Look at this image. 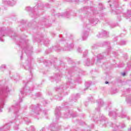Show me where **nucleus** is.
<instances>
[{"mask_svg":"<svg viewBox=\"0 0 131 131\" xmlns=\"http://www.w3.org/2000/svg\"><path fill=\"white\" fill-rule=\"evenodd\" d=\"M20 108V104L17 103L15 105H13L9 108V112L14 111V115L15 116V119L13 122L15 123V125L13 126V129L14 130H18L19 129V124L22 123L23 121L26 123V124H29L31 123L30 120L28 119L27 116H26L24 114L19 115V109Z\"/></svg>","mask_w":131,"mask_h":131,"instance_id":"obj_1","label":"nucleus"},{"mask_svg":"<svg viewBox=\"0 0 131 131\" xmlns=\"http://www.w3.org/2000/svg\"><path fill=\"white\" fill-rule=\"evenodd\" d=\"M110 52H111V48L108 46L107 50L105 52L103 53L102 54H98L97 55L96 61L95 60V58H93L91 61L89 59H88L86 62V66H91V65H93L94 63H96V64L100 63L101 60H102V59H103L104 57H106V56L110 54Z\"/></svg>","mask_w":131,"mask_h":131,"instance_id":"obj_2","label":"nucleus"},{"mask_svg":"<svg viewBox=\"0 0 131 131\" xmlns=\"http://www.w3.org/2000/svg\"><path fill=\"white\" fill-rule=\"evenodd\" d=\"M11 90H9L8 86H5L1 90H0V95L1 96V102L0 103V112H2V108H4V105L8 97V93H10Z\"/></svg>","mask_w":131,"mask_h":131,"instance_id":"obj_3","label":"nucleus"},{"mask_svg":"<svg viewBox=\"0 0 131 131\" xmlns=\"http://www.w3.org/2000/svg\"><path fill=\"white\" fill-rule=\"evenodd\" d=\"M31 91H33V86L30 87V84L28 85V82L26 83V85L20 90V94H19V102L21 103L24 98L25 94L27 93H31Z\"/></svg>","mask_w":131,"mask_h":131,"instance_id":"obj_4","label":"nucleus"},{"mask_svg":"<svg viewBox=\"0 0 131 131\" xmlns=\"http://www.w3.org/2000/svg\"><path fill=\"white\" fill-rule=\"evenodd\" d=\"M75 83H76L75 81L70 78H68L67 84L64 86H61L59 88H56V91H57V92H61L62 91V90H66V88H69V86L70 89H72V88H74L75 86Z\"/></svg>","mask_w":131,"mask_h":131,"instance_id":"obj_5","label":"nucleus"},{"mask_svg":"<svg viewBox=\"0 0 131 131\" xmlns=\"http://www.w3.org/2000/svg\"><path fill=\"white\" fill-rule=\"evenodd\" d=\"M108 116H110L111 117H116L118 116L119 117H120L121 118H126V119H128V120H129V117L128 116H127L126 114L125 113H122L121 114L116 113V112L114 111H110L108 113Z\"/></svg>","mask_w":131,"mask_h":131,"instance_id":"obj_6","label":"nucleus"},{"mask_svg":"<svg viewBox=\"0 0 131 131\" xmlns=\"http://www.w3.org/2000/svg\"><path fill=\"white\" fill-rule=\"evenodd\" d=\"M30 108L31 109V115L33 116H38V115H39V113H40V108H39V104H37L36 105H32Z\"/></svg>","mask_w":131,"mask_h":131,"instance_id":"obj_7","label":"nucleus"},{"mask_svg":"<svg viewBox=\"0 0 131 131\" xmlns=\"http://www.w3.org/2000/svg\"><path fill=\"white\" fill-rule=\"evenodd\" d=\"M93 120L96 122H97V123H100L103 126H107V119L103 115H101L99 118H93Z\"/></svg>","mask_w":131,"mask_h":131,"instance_id":"obj_8","label":"nucleus"},{"mask_svg":"<svg viewBox=\"0 0 131 131\" xmlns=\"http://www.w3.org/2000/svg\"><path fill=\"white\" fill-rule=\"evenodd\" d=\"M43 8V4L42 3H38L37 4L34 8H31V7L29 6H27L26 7V11H28V12H30L33 10L34 12H36V10H42Z\"/></svg>","mask_w":131,"mask_h":131,"instance_id":"obj_9","label":"nucleus"},{"mask_svg":"<svg viewBox=\"0 0 131 131\" xmlns=\"http://www.w3.org/2000/svg\"><path fill=\"white\" fill-rule=\"evenodd\" d=\"M98 22H99L98 18H91L89 19H86L84 23V26L90 25V24H91V25H96Z\"/></svg>","mask_w":131,"mask_h":131,"instance_id":"obj_10","label":"nucleus"},{"mask_svg":"<svg viewBox=\"0 0 131 131\" xmlns=\"http://www.w3.org/2000/svg\"><path fill=\"white\" fill-rule=\"evenodd\" d=\"M26 47H25L23 49L22 52L23 51H25V53L27 56H29V55H31V53H32V46H29V45L27 43H26Z\"/></svg>","mask_w":131,"mask_h":131,"instance_id":"obj_11","label":"nucleus"},{"mask_svg":"<svg viewBox=\"0 0 131 131\" xmlns=\"http://www.w3.org/2000/svg\"><path fill=\"white\" fill-rule=\"evenodd\" d=\"M3 3L5 5L13 7L17 4V1L16 0H3Z\"/></svg>","mask_w":131,"mask_h":131,"instance_id":"obj_12","label":"nucleus"},{"mask_svg":"<svg viewBox=\"0 0 131 131\" xmlns=\"http://www.w3.org/2000/svg\"><path fill=\"white\" fill-rule=\"evenodd\" d=\"M61 111V107L58 106L57 107L55 110V116L56 117V121H58L59 120L60 117H61V113L60 111Z\"/></svg>","mask_w":131,"mask_h":131,"instance_id":"obj_13","label":"nucleus"},{"mask_svg":"<svg viewBox=\"0 0 131 131\" xmlns=\"http://www.w3.org/2000/svg\"><path fill=\"white\" fill-rule=\"evenodd\" d=\"M114 3L113 5L110 4V7H114L115 9H114L115 12H116L117 14H118V11H119V7H118V1L117 0H113Z\"/></svg>","mask_w":131,"mask_h":131,"instance_id":"obj_14","label":"nucleus"},{"mask_svg":"<svg viewBox=\"0 0 131 131\" xmlns=\"http://www.w3.org/2000/svg\"><path fill=\"white\" fill-rule=\"evenodd\" d=\"M64 43L65 45L63 51H70L71 49H73L74 47V45L73 43H70L69 45H68V43L66 42H64Z\"/></svg>","mask_w":131,"mask_h":131,"instance_id":"obj_15","label":"nucleus"},{"mask_svg":"<svg viewBox=\"0 0 131 131\" xmlns=\"http://www.w3.org/2000/svg\"><path fill=\"white\" fill-rule=\"evenodd\" d=\"M11 127V123H8L4 126L0 127V131H7L10 129Z\"/></svg>","mask_w":131,"mask_h":131,"instance_id":"obj_16","label":"nucleus"},{"mask_svg":"<svg viewBox=\"0 0 131 131\" xmlns=\"http://www.w3.org/2000/svg\"><path fill=\"white\" fill-rule=\"evenodd\" d=\"M97 102L98 104V108H96L97 111H100V108H101V107H106V104L104 103V101H103L102 99H99Z\"/></svg>","mask_w":131,"mask_h":131,"instance_id":"obj_17","label":"nucleus"},{"mask_svg":"<svg viewBox=\"0 0 131 131\" xmlns=\"http://www.w3.org/2000/svg\"><path fill=\"white\" fill-rule=\"evenodd\" d=\"M6 31L5 28H0V40L1 41H4V40L3 39V36H5L6 34Z\"/></svg>","mask_w":131,"mask_h":131,"instance_id":"obj_18","label":"nucleus"},{"mask_svg":"<svg viewBox=\"0 0 131 131\" xmlns=\"http://www.w3.org/2000/svg\"><path fill=\"white\" fill-rule=\"evenodd\" d=\"M50 129L51 131H58V127L57 126V123H54V124H50Z\"/></svg>","mask_w":131,"mask_h":131,"instance_id":"obj_19","label":"nucleus"},{"mask_svg":"<svg viewBox=\"0 0 131 131\" xmlns=\"http://www.w3.org/2000/svg\"><path fill=\"white\" fill-rule=\"evenodd\" d=\"M109 35V32L103 31L97 35L98 37H103V36H108Z\"/></svg>","mask_w":131,"mask_h":131,"instance_id":"obj_20","label":"nucleus"},{"mask_svg":"<svg viewBox=\"0 0 131 131\" xmlns=\"http://www.w3.org/2000/svg\"><path fill=\"white\" fill-rule=\"evenodd\" d=\"M25 69L26 70H29V71H30V74H32L31 73V70L32 69V68H31V62L29 61L28 64H25V67H24Z\"/></svg>","mask_w":131,"mask_h":131,"instance_id":"obj_21","label":"nucleus"},{"mask_svg":"<svg viewBox=\"0 0 131 131\" xmlns=\"http://www.w3.org/2000/svg\"><path fill=\"white\" fill-rule=\"evenodd\" d=\"M89 36V32L86 31L82 33V38L83 40H85L86 38H88V36Z\"/></svg>","mask_w":131,"mask_h":131,"instance_id":"obj_22","label":"nucleus"},{"mask_svg":"<svg viewBox=\"0 0 131 131\" xmlns=\"http://www.w3.org/2000/svg\"><path fill=\"white\" fill-rule=\"evenodd\" d=\"M69 12H66V13H63L62 14L59 13L58 14V17H66L67 18H69Z\"/></svg>","mask_w":131,"mask_h":131,"instance_id":"obj_23","label":"nucleus"},{"mask_svg":"<svg viewBox=\"0 0 131 131\" xmlns=\"http://www.w3.org/2000/svg\"><path fill=\"white\" fill-rule=\"evenodd\" d=\"M126 101L127 104H129L130 106H131V95L126 96Z\"/></svg>","mask_w":131,"mask_h":131,"instance_id":"obj_24","label":"nucleus"},{"mask_svg":"<svg viewBox=\"0 0 131 131\" xmlns=\"http://www.w3.org/2000/svg\"><path fill=\"white\" fill-rule=\"evenodd\" d=\"M72 114H70V113H69L68 114H65L64 116H62V117H64V118H69V117H71L72 116Z\"/></svg>","mask_w":131,"mask_h":131,"instance_id":"obj_25","label":"nucleus"},{"mask_svg":"<svg viewBox=\"0 0 131 131\" xmlns=\"http://www.w3.org/2000/svg\"><path fill=\"white\" fill-rule=\"evenodd\" d=\"M43 115L45 116V118H48V112H47V111H43Z\"/></svg>","mask_w":131,"mask_h":131,"instance_id":"obj_26","label":"nucleus"},{"mask_svg":"<svg viewBox=\"0 0 131 131\" xmlns=\"http://www.w3.org/2000/svg\"><path fill=\"white\" fill-rule=\"evenodd\" d=\"M125 43H126V42L124 40H122L120 42V45L121 46H124V45H125Z\"/></svg>","mask_w":131,"mask_h":131,"instance_id":"obj_27","label":"nucleus"},{"mask_svg":"<svg viewBox=\"0 0 131 131\" xmlns=\"http://www.w3.org/2000/svg\"><path fill=\"white\" fill-rule=\"evenodd\" d=\"M86 89L84 90V91H85V90H87V89L90 88V84H89L88 82H86L85 84Z\"/></svg>","mask_w":131,"mask_h":131,"instance_id":"obj_28","label":"nucleus"},{"mask_svg":"<svg viewBox=\"0 0 131 131\" xmlns=\"http://www.w3.org/2000/svg\"><path fill=\"white\" fill-rule=\"evenodd\" d=\"M61 78V75H60V74H57L56 75V79H58L59 80H60Z\"/></svg>","mask_w":131,"mask_h":131,"instance_id":"obj_29","label":"nucleus"},{"mask_svg":"<svg viewBox=\"0 0 131 131\" xmlns=\"http://www.w3.org/2000/svg\"><path fill=\"white\" fill-rule=\"evenodd\" d=\"M86 55H88V50H86L83 52V57H86Z\"/></svg>","mask_w":131,"mask_h":131,"instance_id":"obj_30","label":"nucleus"},{"mask_svg":"<svg viewBox=\"0 0 131 131\" xmlns=\"http://www.w3.org/2000/svg\"><path fill=\"white\" fill-rule=\"evenodd\" d=\"M6 66L5 64H2L0 67V68H1V69H6Z\"/></svg>","mask_w":131,"mask_h":131,"instance_id":"obj_31","label":"nucleus"},{"mask_svg":"<svg viewBox=\"0 0 131 131\" xmlns=\"http://www.w3.org/2000/svg\"><path fill=\"white\" fill-rule=\"evenodd\" d=\"M97 45H93V46H92V49L93 50H95V49H97Z\"/></svg>","mask_w":131,"mask_h":131,"instance_id":"obj_32","label":"nucleus"},{"mask_svg":"<svg viewBox=\"0 0 131 131\" xmlns=\"http://www.w3.org/2000/svg\"><path fill=\"white\" fill-rule=\"evenodd\" d=\"M79 0H68L67 2H70V3L72 2H76V3H78Z\"/></svg>","mask_w":131,"mask_h":131,"instance_id":"obj_33","label":"nucleus"},{"mask_svg":"<svg viewBox=\"0 0 131 131\" xmlns=\"http://www.w3.org/2000/svg\"><path fill=\"white\" fill-rule=\"evenodd\" d=\"M40 96H41L40 93H37L35 95V97H40Z\"/></svg>","mask_w":131,"mask_h":131,"instance_id":"obj_34","label":"nucleus"},{"mask_svg":"<svg viewBox=\"0 0 131 131\" xmlns=\"http://www.w3.org/2000/svg\"><path fill=\"white\" fill-rule=\"evenodd\" d=\"M30 15L33 18H36V16H37V14H36L35 15L32 13L30 14Z\"/></svg>","mask_w":131,"mask_h":131,"instance_id":"obj_35","label":"nucleus"},{"mask_svg":"<svg viewBox=\"0 0 131 131\" xmlns=\"http://www.w3.org/2000/svg\"><path fill=\"white\" fill-rule=\"evenodd\" d=\"M20 79V78L19 77V76H17V77L14 78L15 80H19Z\"/></svg>","mask_w":131,"mask_h":131,"instance_id":"obj_36","label":"nucleus"},{"mask_svg":"<svg viewBox=\"0 0 131 131\" xmlns=\"http://www.w3.org/2000/svg\"><path fill=\"white\" fill-rule=\"evenodd\" d=\"M40 131H46V128H45V127L42 128L40 130Z\"/></svg>","mask_w":131,"mask_h":131,"instance_id":"obj_37","label":"nucleus"},{"mask_svg":"<svg viewBox=\"0 0 131 131\" xmlns=\"http://www.w3.org/2000/svg\"><path fill=\"white\" fill-rule=\"evenodd\" d=\"M45 45H48V43H49V41H48V40H47L46 41H45L44 42Z\"/></svg>","mask_w":131,"mask_h":131,"instance_id":"obj_38","label":"nucleus"},{"mask_svg":"<svg viewBox=\"0 0 131 131\" xmlns=\"http://www.w3.org/2000/svg\"><path fill=\"white\" fill-rule=\"evenodd\" d=\"M11 33H14V32L11 31V32H10V34H9V36H11V37H13V35H11Z\"/></svg>","mask_w":131,"mask_h":131,"instance_id":"obj_39","label":"nucleus"},{"mask_svg":"<svg viewBox=\"0 0 131 131\" xmlns=\"http://www.w3.org/2000/svg\"><path fill=\"white\" fill-rule=\"evenodd\" d=\"M78 51L79 52V53H81V49L78 48Z\"/></svg>","mask_w":131,"mask_h":131,"instance_id":"obj_40","label":"nucleus"},{"mask_svg":"<svg viewBox=\"0 0 131 131\" xmlns=\"http://www.w3.org/2000/svg\"><path fill=\"white\" fill-rule=\"evenodd\" d=\"M80 96V95H79V94H77L76 95V98H79V96Z\"/></svg>","mask_w":131,"mask_h":131,"instance_id":"obj_41","label":"nucleus"},{"mask_svg":"<svg viewBox=\"0 0 131 131\" xmlns=\"http://www.w3.org/2000/svg\"><path fill=\"white\" fill-rule=\"evenodd\" d=\"M121 74H122V75L123 76H125V75H126V74L125 73V72H124V73H122Z\"/></svg>","mask_w":131,"mask_h":131,"instance_id":"obj_42","label":"nucleus"},{"mask_svg":"<svg viewBox=\"0 0 131 131\" xmlns=\"http://www.w3.org/2000/svg\"><path fill=\"white\" fill-rule=\"evenodd\" d=\"M104 45H107V46H109V45H110V43H108V42H105Z\"/></svg>","mask_w":131,"mask_h":131,"instance_id":"obj_43","label":"nucleus"},{"mask_svg":"<svg viewBox=\"0 0 131 131\" xmlns=\"http://www.w3.org/2000/svg\"><path fill=\"white\" fill-rule=\"evenodd\" d=\"M130 91H131L130 88L128 89L127 90V92L128 93H129V92H130Z\"/></svg>","mask_w":131,"mask_h":131,"instance_id":"obj_44","label":"nucleus"},{"mask_svg":"<svg viewBox=\"0 0 131 131\" xmlns=\"http://www.w3.org/2000/svg\"><path fill=\"white\" fill-rule=\"evenodd\" d=\"M86 9H88V7H84L83 11H85V10H86Z\"/></svg>","mask_w":131,"mask_h":131,"instance_id":"obj_45","label":"nucleus"},{"mask_svg":"<svg viewBox=\"0 0 131 131\" xmlns=\"http://www.w3.org/2000/svg\"><path fill=\"white\" fill-rule=\"evenodd\" d=\"M105 84H108V83H109V82L106 81H105Z\"/></svg>","mask_w":131,"mask_h":131,"instance_id":"obj_46","label":"nucleus"},{"mask_svg":"<svg viewBox=\"0 0 131 131\" xmlns=\"http://www.w3.org/2000/svg\"><path fill=\"white\" fill-rule=\"evenodd\" d=\"M56 51H59V50H60V48H56L55 49Z\"/></svg>","mask_w":131,"mask_h":131,"instance_id":"obj_47","label":"nucleus"},{"mask_svg":"<svg viewBox=\"0 0 131 131\" xmlns=\"http://www.w3.org/2000/svg\"><path fill=\"white\" fill-rule=\"evenodd\" d=\"M128 131H131V127H130L129 128H128Z\"/></svg>","mask_w":131,"mask_h":131,"instance_id":"obj_48","label":"nucleus"},{"mask_svg":"<svg viewBox=\"0 0 131 131\" xmlns=\"http://www.w3.org/2000/svg\"><path fill=\"white\" fill-rule=\"evenodd\" d=\"M93 14H96V11H92Z\"/></svg>","mask_w":131,"mask_h":131,"instance_id":"obj_49","label":"nucleus"},{"mask_svg":"<svg viewBox=\"0 0 131 131\" xmlns=\"http://www.w3.org/2000/svg\"><path fill=\"white\" fill-rule=\"evenodd\" d=\"M99 6H101V7H103V4H99Z\"/></svg>","mask_w":131,"mask_h":131,"instance_id":"obj_50","label":"nucleus"},{"mask_svg":"<svg viewBox=\"0 0 131 131\" xmlns=\"http://www.w3.org/2000/svg\"><path fill=\"white\" fill-rule=\"evenodd\" d=\"M69 76H70V73L68 74V77H69Z\"/></svg>","mask_w":131,"mask_h":131,"instance_id":"obj_51","label":"nucleus"},{"mask_svg":"<svg viewBox=\"0 0 131 131\" xmlns=\"http://www.w3.org/2000/svg\"><path fill=\"white\" fill-rule=\"evenodd\" d=\"M123 35H124L123 34H121V36H123Z\"/></svg>","mask_w":131,"mask_h":131,"instance_id":"obj_52","label":"nucleus"},{"mask_svg":"<svg viewBox=\"0 0 131 131\" xmlns=\"http://www.w3.org/2000/svg\"><path fill=\"white\" fill-rule=\"evenodd\" d=\"M62 41H64V38H63L62 39H61Z\"/></svg>","mask_w":131,"mask_h":131,"instance_id":"obj_53","label":"nucleus"},{"mask_svg":"<svg viewBox=\"0 0 131 131\" xmlns=\"http://www.w3.org/2000/svg\"><path fill=\"white\" fill-rule=\"evenodd\" d=\"M22 57H23V56H20V59H21V60H22Z\"/></svg>","mask_w":131,"mask_h":131,"instance_id":"obj_54","label":"nucleus"},{"mask_svg":"<svg viewBox=\"0 0 131 131\" xmlns=\"http://www.w3.org/2000/svg\"><path fill=\"white\" fill-rule=\"evenodd\" d=\"M44 103H45L46 104H47V101H44Z\"/></svg>","mask_w":131,"mask_h":131,"instance_id":"obj_55","label":"nucleus"},{"mask_svg":"<svg viewBox=\"0 0 131 131\" xmlns=\"http://www.w3.org/2000/svg\"><path fill=\"white\" fill-rule=\"evenodd\" d=\"M111 2H112V1H108V3H110Z\"/></svg>","mask_w":131,"mask_h":131,"instance_id":"obj_56","label":"nucleus"},{"mask_svg":"<svg viewBox=\"0 0 131 131\" xmlns=\"http://www.w3.org/2000/svg\"><path fill=\"white\" fill-rule=\"evenodd\" d=\"M101 10H103V8H102V7H101Z\"/></svg>","mask_w":131,"mask_h":131,"instance_id":"obj_57","label":"nucleus"},{"mask_svg":"<svg viewBox=\"0 0 131 131\" xmlns=\"http://www.w3.org/2000/svg\"><path fill=\"white\" fill-rule=\"evenodd\" d=\"M57 48V47H54V49H55V48Z\"/></svg>","mask_w":131,"mask_h":131,"instance_id":"obj_58","label":"nucleus"},{"mask_svg":"<svg viewBox=\"0 0 131 131\" xmlns=\"http://www.w3.org/2000/svg\"><path fill=\"white\" fill-rule=\"evenodd\" d=\"M88 30L90 29V28H88Z\"/></svg>","mask_w":131,"mask_h":131,"instance_id":"obj_59","label":"nucleus"},{"mask_svg":"<svg viewBox=\"0 0 131 131\" xmlns=\"http://www.w3.org/2000/svg\"><path fill=\"white\" fill-rule=\"evenodd\" d=\"M13 36H16V35H13Z\"/></svg>","mask_w":131,"mask_h":131,"instance_id":"obj_60","label":"nucleus"},{"mask_svg":"<svg viewBox=\"0 0 131 131\" xmlns=\"http://www.w3.org/2000/svg\"><path fill=\"white\" fill-rule=\"evenodd\" d=\"M106 109L108 110V107H107Z\"/></svg>","mask_w":131,"mask_h":131,"instance_id":"obj_61","label":"nucleus"},{"mask_svg":"<svg viewBox=\"0 0 131 131\" xmlns=\"http://www.w3.org/2000/svg\"><path fill=\"white\" fill-rule=\"evenodd\" d=\"M125 2H126V0H124Z\"/></svg>","mask_w":131,"mask_h":131,"instance_id":"obj_62","label":"nucleus"},{"mask_svg":"<svg viewBox=\"0 0 131 131\" xmlns=\"http://www.w3.org/2000/svg\"><path fill=\"white\" fill-rule=\"evenodd\" d=\"M87 11H89V9H88Z\"/></svg>","mask_w":131,"mask_h":131,"instance_id":"obj_63","label":"nucleus"},{"mask_svg":"<svg viewBox=\"0 0 131 131\" xmlns=\"http://www.w3.org/2000/svg\"><path fill=\"white\" fill-rule=\"evenodd\" d=\"M50 1H52L53 2V0H50Z\"/></svg>","mask_w":131,"mask_h":131,"instance_id":"obj_64","label":"nucleus"}]
</instances>
